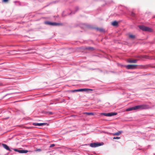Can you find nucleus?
<instances>
[{
  "instance_id": "9d476101",
  "label": "nucleus",
  "mask_w": 155,
  "mask_h": 155,
  "mask_svg": "<svg viewBox=\"0 0 155 155\" xmlns=\"http://www.w3.org/2000/svg\"><path fill=\"white\" fill-rule=\"evenodd\" d=\"M122 131H118L117 132L112 134L113 136H119L122 133Z\"/></svg>"
},
{
  "instance_id": "2eb2a0df",
  "label": "nucleus",
  "mask_w": 155,
  "mask_h": 155,
  "mask_svg": "<svg viewBox=\"0 0 155 155\" xmlns=\"http://www.w3.org/2000/svg\"><path fill=\"white\" fill-rule=\"evenodd\" d=\"M84 114H86L88 115H94V113H92V112H84Z\"/></svg>"
},
{
  "instance_id": "6ab92c4d",
  "label": "nucleus",
  "mask_w": 155,
  "mask_h": 155,
  "mask_svg": "<svg viewBox=\"0 0 155 155\" xmlns=\"http://www.w3.org/2000/svg\"><path fill=\"white\" fill-rule=\"evenodd\" d=\"M131 15L133 17H134L135 15V14L133 12H132L131 14Z\"/></svg>"
},
{
  "instance_id": "0eeeda50",
  "label": "nucleus",
  "mask_w": 155,
  "mask_h": 155,
  "mask_svg": "<svg viewBox=\"0 0 155 155\" xmlns=\"http://www.w3.org/2000/svg\"><path fill=\"white\" fill-rule=\"evenodd\" d=\"M14 150L16 152H18L20 153H26L28 152V150H18L17 149H14Z\"/></svg>"
},
{
  "instance_id": "6e6552de",
  "label": "nucleus",
  "mask_w": 155,
  "mask_h": 155,
  "mask_svg": "<svg viewBox=\"0 0 155 155\" xmlns=\"http://www.w3.org/2000/svg\"><path fill=\"white\" fill-rule=\"evenodd\" d=\"M47 124L46 123H33V125L35 126H41L42 125H45Z\"/></svg>"
},
{
  "instance_id": "7ed1b4c3",
  "label": "nucleus",
  "mask_w": 155,
  "mask_h": 155,
  "mask_svg": "<svg viewBox=\"0 0 155 155\" xmlns=\"http://www.w3.org/2000/svg\"><path fill=\"white\" fill-rule=\"evenodd\" d=\"M104 143H91L90 144V146L92 147H96L99 146L103 145Z\"/></svg>"
},
{
  "instance_id": "39448f33",
  "label": "nucleus",
  "mask_w": 155,
  "mask_h": 155,
  "mask_svg": "<svg viewBox=\"0 0 155 155\" xmlns=\"http://www.w3.org/2000/svg\"><path fill=\"white\" fill-rule=\"evenodd\" d=\"M137 65L129 64L126 66V68L127 69H133L137 68Z\"/></svg>"
},
{
  "instance_id": "412c9836",
  "label": "nucleus",
  "mask_w": 155,
  "mask_h": 155,
  "mask_svg": "<svg viewBox=\"0 0 155 155\" xmlns=\"http://www.w3.org/2000/svg\"><path fill=\"white\" fill-rule=\"evenodd\" d=\"M54 146H55V144H51V145H50V147H54Z\"/></svg>"
},
{
  "instance_id": "f8f14e48",
  "label": "nucleus",
  "mask_w": 155,
  "mask_h": 155,
  "mask_svg": "<svg viewBox=\"0 0 155 155\" xmlns=\"http://www.w3.org/2000/svg\"><path fill=\"white\" fill-rule=\"evenodd\" d=\"M137 61V60L135 59V60H129L128 61L129 63H136Z\"/></svg>"
},
{
  "instance_id": "b1692460",
  "label": "nucleus",
  "mask_w": 155,
  "mask_h": 155,
  "mask_svg": "<svg viewBox=\"0 0 155 155\" xmlns=\"http://www.w3.org/2000/svg\"><path fill=\"white\" fill-rule=\"evenodd\" d=\"M3 2H7L8 1V0H3Z\"/></svg>"
},
{
  "instance_id": "1a4fd4ad",
  "label": "nucleus",
  "mask_w": 155,
  "mask_h": 155,
  "mask_svg": "<svg viewBox=\"0 0 155 155\" xmlns=\"http://www.w3.org/2000/svg\"><path fill=\"white\" fill-rule=\"evenodd\" d=\"M2 146L6 150L9 151H11L9 147L6 144L2 143Z\"/></svg>"
},
{
  "instance_id": "4468645a",
  "label": "nucleus",
  "mask_w": 155,
  "mask_h": 155,
  "mask_svg": "<svg viewBox=\"0 0 155 155\" xmlns=\"http://www.w3.org/2000/svg\"><path fill=\"white\" fill-rule=\"evenodd\" d=\"M112 25L114 26H117L118 25V23L117 21H115L112 23Z\"/></svg>"
},
{
  "instance_id": "9b49d317",
  "label": "nucleus",
  "mask_w": 155,
  "mask_h": 155,
  "mask_svg": "<svg viewBox=\"0 0 155 155\" xmlns=\"http://www.w3.org/2000/svg\"><path fill=\"white\" fill-rule=\"evenodd\" d=\"M85 49L90 51H92L94 50V48L91 47H86Z\"/></svg>"
},
{
  "instance_id": "dca6fc26",
  "label": "nucleus",
  "mask_w": 155,
  "mask_h": 155,
  "mask_svg": "<svg viewBox=\"0 0 155 155\" xmlns=\"http://www.w3.org/2000/svg\"><path fill=\"white\" fill-rule=\"evenodd\" d=\"M129 38H130L134 39L135 38V36L132 35H129Z\"/></svg>"
},
{
  "instance_id": "5701e85b",
  "label": "nucleus",
  "mask_w": 155,
  "mask_h": 155,
  "mask_svg": "<svg viewBox=\"0 0 155 155\" xmlns=\"http://www.w3.org/2000/svg\"><path fill=\"white\" fill-rule=\"evenodd\" d=\"M71 91L72 92H78V89H77V90H75L72 91Z\"/></svg>"
},
{
  "instance_id": "4be33fe9",
  "label": "nucleus",
  "mask_w": 155,
  "mask_h": 155,
  "mask_svg": "<svg viewBox=\"0 0 155 155\" xmlns=\"http://www.w3.org/2000/svg\"><path fill=\"white\" fill-rule=\"evenodd\" d=\"M48 114H51V115H52V114H53V113L52 112H48Z\"/></svg>"
},
{
  "instance_id": "f3484780",
  "label": "nucleus",
  "mask_w": 155,
  "mask_h": 155,
  "mask_svg": "<svg viewBox=\"0 0 155 155\" xmlns=\"http://www.w3.org/2000/svg\"><path fill=\"white\" fill-rule=\"evenodd\" d=\"M78 91H86V89H78Z\"/></svg>"
},
{
  "instance_id": "a878e982",
  "label": "nucleus",
  "mask_w": 155,
  "mask_h": 155,
  "mask_svg": "<svg viewBox=\"0 0 155 155\" xmlns=\"http://www.w3.org/2000/svg\"><path fill=\"white\" fill-rule=\"evenodd\" d=\"M26 129H30L31 128L30 127H25Z\"/></svg>"
},
{
  "instance_id": "aec40b11",
  "label": "nucleus",
  "mask_w": 155,
  "mask_h": 155,
  "mask_svg": "<svg viewBox=\"0 0 155 155\" xmlns=\"http://www.w3.org/2000/svg\"><path fill=\"white\" fill-rule=\"evenodd\" d=\"M93 90V89H86V91H92Z\"/></svg>"
},
{
  "instance_id": "393cba45",
  "label": "nucleus",
  "mask_w": 155,
  "mask_h": 155,
  "mask_svg": "<svg viewBox=\"0 0 155 155\" xmlns=\"http://www.w3.org/2000/svg\"><path fill=\"white\" fill-rule=\"evenodd\" d=\"M36 151H41V149H38L36 150Z\"/></svg>"
},
{
  "instance_id": "f03ea898",
  "label": "nucleus",
  "mask_w": 155,
  "mask_h": 155,
  "mask_svg": "<svg viewBox=\"0 0 155 155\" xmlns=\"http://www.w3.org/2000/svg\"><path fill=\"white\" fill-rule=\"evenodd\" d=\"M139 27L140 29L143 30V31H149L150 32L153 31V30L151 28L147 27H146L144 26H139Z\"/></svg>"
},
{
  "instance_id": "20e7f679",
  "label": "nucleus",
  "mask_w": 155,
  "mask_h": 155,
  "mask_svg": "<svg viewBox=\"0 0 155 155\" xmlns=\"http://www.w3.org/2000/svg\"><path fill=\"white\" fill-rule=\"evenodd\" d=\"M100 114L106 116L110 117L117 115V113L115 112H111L108 113H101Z\"/></svg>"
},
{
  "instance_id": "a211bd4d",
  "label": "nucleus",
  "mask_w": 155,
  "mask_h": 155,
  "mask_svg": "<svg viewBox=\"0 0 155 155\" xmlns=\"http://www.w3.org/2000/svg\"><path fill=\"white\" fill-rule=\"evenodd\" d=\"M120 137H113L114 139H120Z\"/></svg>"
},
{
  "instance_id": "423d86ee",
  "label": "nucleus",
  "mask_w": 155,
  "mask_h": 155,
  "mask_svg": "<svg viewBox=\"0 0 155 155\" xmlns=\"http://www.w3.org/2000/svg\"><path fill=\"white\" fill-rule=\"evenodd\" d=\"M45 24L46 25H53V26H56L58 25H59V24L58 23L56 22H51L48 21H45Z\"/></svg>"
},
{
  "instance_id": "ddd939ff",
  "label": "nucleus",
  "mask_w": 155,
  "mask_h": 155,
  "mask_svg": "<svg viewBox=\"0 0 155 155\" xmlns=\"http://www.w3.org/2000/svg\"><path fill=\"white\" fill-rule=\"evenodd\" d=\"M96 29L97 30L100 31V32H104V30L103 29L101 28H97Z\"/></svg>"
},
{
  "instance_id": "f257e3e1",
  "label": "nucleus",
  "mask_w": 155,
  "mask_h": 155,
  "mask_svg": "<svg viewBox=\"0 0 155 155\" xmlns=\"http://www.w3.org/2000/svg\"><path fill=\"white\" fill-rule=\"evenodd\" d=\"M146 107V106L144 105H138L135 106L133 107H130L127 109L126 110V111H130L133 110H136L139 109H143L145 108Z\"/></svg>"
}]
</instances>
